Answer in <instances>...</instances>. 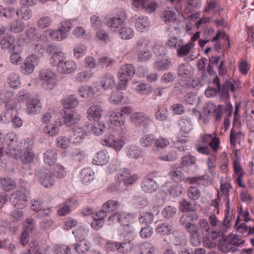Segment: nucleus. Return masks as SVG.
I'll use <instances>...</instances> for the list:
<instances>
[{"label": "nucleus", "instance_id": "nucleus-1", "mask_svg": "<svg viewBox=\"0 0 254 254\" xmlns=\"http://www.w3.org/2000/svg\"><path fill=\"white\" fill-rule=\"evenodd\" d=\"M214 87H208L205 91V95L207 97L220 96V99L227 101L229 98V90L234 93L236 90V87L239 85V81L234 83L229 80L225 81L222 85L219 78L216 76L212 82Z\"/></svg>", "mask_w": 254, "mask_h": 254}, {"label": "nucleus", "instance_id": "nucleus-2", "mask_svg": "<svg viewBox=\"0 0 254 254\" xmlns=\"http://www.w3.org/2000/svg\"><path fill=\"white\" fill-rule=\"evenodd\" d=\"M64 109L61 110L60 113L64 119V123L67 126H71L76 123V119H74V108L78 104L77 99L74 95H70L62 100Z\"/></svg>", "mask_w": 254, "mask_h": 254}, {"label": "nucleus", "instance_id": "nucleus-3", "mask_svg": "<svg viewBox=\"0 0 254 254\" xmlns=\"http://www.w3.org/2000/svg\"><path fill=\"white\" fill-rule=\"evenodd\" d=\"M33 144L32 141L24 142L23 149L21 152L15 148H11V146H9V154L14 158H19L23 164H30L34 161L35 158Z\"/></svg>", "mask_w": 254, "mask_h": 254}, {"label": "nucleus", "instance_id": "nucleus-4", "mask_svg": "<svg viewBox=\"0 0 254 254\" xmlns=\"http://www.w3.org/2000/svg\"><path fill=\"white\" fill-rule=\"evenodd\" d=\"M135 68L131 64L122 65L118 71V77L120 82L118 84V88L126 89V87L129 80L135 74Z\"/></svg>", "mask_w": 254, "mask_h": 254}, {"label": "nucleus", "instance_id": "nucleus-5", "mask_svg": "<svg viewBox=\"0 0 254 254\" xmlns=\"http://www.w3.org/2000/svg\"><path fill=\"white\" fill-rule=\"evenodd\" d=\"M78 129L79 128L76 127L72 128L69 138L65 136L58 137L56 139L57 146L59 147L65 149L68 147L69 143L78 144L79 143V132L78 130Z\"/></svg>", "mask_w": 254, "mask_h": 254}, {"label": "nucleus", "instance_id": "nucleus-6", "mask_svg": "<svg viewBox=\"0 0 254 254\" xmlns=\"http://www.w3.org/2000/svg\"><path fill=\"white\" fill-rule=\"evenodd\" d=\"M39 62V57L35 54H32L25 59L20 66V70L24 74L29 75L34 71L35 66L38 65Z\"/></svg>", "mask_w": 254, "mask_h": 254}, {"label": "nucleus", "instance_id": "nucleus-7", "mask_svg": "<svg viewBox=\"0 0 254 254\" xmlns=\"http://www.w3.org/2000/svg\"><path fill=\"white\" fill-rule=\"evenodd\" d=\"M109 121L112 124L120 127L122 134H126L128 131V127L125 122V118L122 113L111 112L109 115Z\"/></svg>", "mask_w": 254, "mask_h": 254}, {"label": "nucleus", "instance_id": "nucleus-8", "mask_svg": "<svg viewBox=\"0 0 254 254\" xmlns=\"http://www.w3.org/2000/svg\"><path fill=\"white\" fill-rule=\"evenodd\" d=\"M39 78L43 81V87L47 90H52L55 85V75L50 70L42 69L40 71Z\"/></svg>", "mask_w": 254, "mask_h": 254}, {"label": "nucleus", "instance_id": "nucleus-9", "mask_svg": "<svg viewBox=\"0 0 254 254\" xmlns=\"http://www.w3.org/2000/svg\"><path fill=\"white\" fill-rule=\"evenodd\" d=\"M137 179L138 176L136 175H131L128 169H124L120 170L117 175L116 181L119 184L123 183L127 186L135 183Z\"/></svg>", "mask_w": 254, "mask_h": 254}, {"label": "nucleus", "instance_id": "nucleus-10", "mask_svg": "<svg viewBox=\"0 0 254 254\" xmlns=\"http://www.w3.org/2000/svg\"><path fill=\"white\" fill-rule=\"evenodd\" d=\"M70 23L68 22H63L60 29L57 30H50V37L54 40L61 41L65 39L70 30Z\"/></svg>", "mask_w": 254, "mask_h": 254}, {"label": "nucleus", "instance_id": "nucleus-11", "mask_svg": "<svg viewBox=\"0 0 254 254\" xmlns=\"http://www.w3.org/2000/svg\"><path fill=\"white\" fill-rule=\"evenodd\" d=\"M109 247L112 249L116 250L118 252L123 254H127L130 252L134 247L132 241H125L122 242H109L108 243Z\"/></svg>", "mask_w": 254, "mask_h": 254}, {"label": "nucleus", "instance_id": "nucleus-12", "mask_svg": "<svg viewBox=\"0 0 254 254\" xmlns=\"http://www.w3.org/2000/svg\"><path fill=\"white\" fill-rule=\"evenodd\" d=\"M127 16L125 11H122L118 14V16H115L110 19L107 22V25L109 26L112 31H119L122 27L125 19Z\"/></svg>", "mask_w": 254, "mask_h": 254}, {"label": "nucleus", "instance_id": "nucleus-13", "mask_svg": "<svg viewBox=\"0 0 254 254\" xmlns=\"http://www.w3.org/2000/svg\"><path fill=\"white\" fill-rule=\"evenodd\" d=\"M11 200L14 207L22 209L27 204V194L22 191H16L11 194Z\"/></svg>", "mask_w": 254, "mask_h": 254}, {"label": "nucleus", "instance_id": "nucleus-14", "mask_svg": "<svg viewBox=\"0 0 254 254\" xmlns=\"http://www.w3.org/2000/svg\"><path fill=\"white\" fill-rule=\"evenodd\" d=\"M39 182L45 188H49L53 186L55 180L51 173L39 170L36 174Z\"/></svg>", "mask_w": 254, "mask_h": 254}, {"label": "nucleus", "instance_id": "nucleus-15", "mask_svg": "<svg viewBox=\"0 0 254 254\" xmlns=\"http://www.w3.org/2000/svg\"><path fill=\"white\" fill-rule=\"evenodd\" d=\"M102 144L104 145L113 147L116 150L119 151L124 146L125 142L122 139L116 140L113 135L110 134L102 140Z\"/></svg>", "mask_w": 254, "mask_h": 254}, {"label": "nucleus", "instance_id": "nucleus-16", "mask_svg": "<svg viewBox=\"0 0 254 254\" xmlns=\"http://www.w3.org/2000/svg\"><path fill=\"white\" fill-rule=\"evenodd\" d=\"M15 38L8 34H6L0 41L1 48L3 50H8L10 52L15 50Z\"/></svg>", "mask_w": 254, "mask_h": 254}, {"label": "nucleus", "instance_id": "nucleus-17", "mask_svg": "<svg viewBox=\"0 0 254 254\" xmlns=\"http://www.w3.org/2000/svg\"><path fill=\"white\" fill-rule=\"evenodd\" d=\"M131 122L137 126L146 128L150 122V120L144 116L142 113H135L130 117Z\"/></svg>", "mask_w": 254, "mask_h": 254}, {"label": "nucleus", "instance_id": "nucleus-18", "mask_svg": "<svg viewBox=\"0 0 254 254\" xmlns=\"http://www.w3.org/2000/svg\"><path fill=\"white\" fill-rule=\"evenodd\" d=\"M177 70L178 75L182 78H190L193 75L192 68L188 64H179Z\"/></svg>", "mask_w": 254, "mask_h": 254}, {"label": "nucleus", "instance_id": "nucleus-19", "mask_svg": "<svg viewBox=\"0 0 254 254\" xmlns=\"http://www.w3.org/2000/svg\"><path fill=\"white\" fill-rule=\"evenodd\" d=\"M103 112L102 107L98 104L91 105L87 110L88 117L95 121L99 120Z\"/></svg>", "mask_w": 254, "mask_h": 254}, {"label": "nucleus", "instance_id": "nucleus-20", "mask_svg": "<svg viewBox=\"0 0 254 254\" xmlns=\"http://www.w3.org/2000/svg\"><path fill=\"white\" fill-rule=\"evenodd\" d=\"M174 229L172 223L165 222L158 224L155 229V232L161 236H166L172 234Z\"/></svg>", "mask_w": 254, "mask_h": 254}, {"label": "nucleus", "instance_id": "nucleus-21", "mask_svg": "<svg viewBox=\"0 0 254 254\" xmlns=\"http://www.w3.org/2000/svg\"><path fill=\"white\" fill-rule=\"evenodd\" d=\"M28 114H34L40 112L42 109V103L37 98H31L27 102Z\"/></svg>", "mask_w": 254, "mask_h": 254}, {"label": "nucleus", "instance_id": "nucleus-22", "mask_svg": "<svg viewBox=\"0 0 254 254\" xmlns=\"http://www.w3.org/2000/svg\"><path fill=\"white\" fill-rule=\"evenodd\" d=\"M58 68V71L63 74H69L76 68V64L72 61H64Z\"/></svg>", "mask_w": 254, "mask_h": 254}, {"label": "nucleus", "instance_id": "nucleus-23", "mask_svg": "<svg viewBox=\"0 0 254 254\" xmlns=\"http://www.w3.org/2000/svg\"><path fill=\"white\" fill-rule=\"evenodd\" d=\"M100 83L105 90L112 89L115 85L114 77L109 73L105 74L102 76Z\"/></svg>", "mask_w": 254, "mask_h": 254}, {"label": "nucleus", "instance_id": "nucleus-24", "mask_svg": "<svg viewBox=\"0 0 254 254\" xmlns=\"http://www.w3.org/2000/svg\"><path fill=\"white\" fill-rule=\"evenodd\" d=\"M141 189L145 192L151 193L157 190L158 186L155 181L147 178L142 182Z\"/></svg>", "mask_w": 254, "mask_h": 254}, {"label": "nucleus", "instance_id": "nucleus-25", "mask_svg": "<svg viewBox=\"0 0 254 254\" xmlns=\"http://www.w3.org/2000/svg\"><path fill=\"white\" fill-rule=\"evenodd\" d=\"M136 254H153L154 249L152 244L145 242L135 247Z\"/></svg>", "mask_w": 254, "mask_h": 254}, {"label": "nucleus", "instance_id": "nucleus-26", "mask_svg": "<svg viewBox=\"0 0 254 254\" xmlns=\"http://www.w3.org/2000/svg\"><path fill=\"white\" fill-rule=\"evenodd\" d=\"M198 219V215L196 213L185 214L182 215L179 219V224L186 227L192 222Z\"/></svg>", "mask_w": 254, "mask_h": 254}, {"label": "nucleus", "instance_id": "nucleus-27", "mask_svg": "<svg viewBox=\"0 0 254 254\" xmlns=\"http://www.w3.org/2000/svg\"><path fill=\"white\" fill-rule=\"evenodd\" d=\"M109 159L107 151L103 150L98 153L97 156L93 159V162L97 165L103 166L108 163Z\"/></svg>", "mask_w": 254, "mask_h": 254}, {"label": "nucleus", "instance_id": "nucleus-28", "mask_svg": "<svg viewBox=\"0 0 254 254\" xmlns=\"http://www.w3.org/2000/svg\"><path fill=\"white\" fill-rule=\"evenodd\" d=\"M66 60L65 54L61 51H59L56 54H54L50 58V63L53 66H57L58 68L62 63Z\"/></svg>", "mask_w": 254, "mask_h": 254}, {"label": "nucleus", "instance_id": "nucleus-29", "mask_svg": "<svg viewBox=\"0 0 254 254\" xmlns=\"http://www.w3.org/2000/svg\"><path fill=\"white\" fill-rule=\"evenodd\" d=\"M57 157V153L52 150H48L44 154V162L49 166L53 165L56 163Z\"/></svg>", "mask_w": 254, "mask_h": 254}, {"label": "nucleus", "instance_id": "nucleus-30", "mask_svg": "<svg viewBox=\"0 0 254 254\" xmlns=\"http://www.w3.org/2000/svg\"><path fill=\"white\" fill-rule=\"evenodd\" d=\"M171 64V60L170 58L158 60L154 63V67L158 71L167 70L169 68Z\"/></svg>", "mask_w": 254, "mask_h": 254}, {"label": "nucleus", "instance_id": "nucleus-31", "mask_svg": "<svg viewBox=\"0 0 254 254\" xmlns=\"http://www.w3.org/2000/svg\"><path fill=\"white\" fill-rule=\"evenodd\" d=\"M94 174L92 169L90 168H87L82 170L80 172V179L82 183H88L93 181L94 179Z\"/></svg>", "mask_w": 254, "mask_h": 254}, {"label": "nucleus", "instance_id": "nucleus-32", "mask_svg": "<svg viewBox=\"0 0 254 254\" xmlns=\"http://www.w3.org/2000/svg\"><path fill=\"white\" fill-rule=\"evenodd\" d=\"M211 10H213L215 14H219L222 8L217 1L213 0L207 2L204 12L207 13Z\"/></svg>", "mask_w": 254, "mask_h": 254}, {"label": "nucleus", "instance_id": "nucleus-33", "mask_svg": "<svg viewBox=\"0 0 254 254\" xmlns=\"http://www.w3.org/2000/svg\"><path fill=\"white\" fill-rule=\"evenodd\" d=\"M10 30L13 33H19L23 31L25 28V24L23 22L16 19L13 20L9 25Z\"/></svg>", "mask_w": 254, "mask_h": 254}, {"label": "nucleus", "instance_id": "nucleus-34", "mask_svg": "<svg viewBox=\"0 0 254 254\" xmlns=\"http://www.w3.org/2000/svg\"><path fill=\"white\" fill-rule=\"evenodd\" d=\"M155 142V137L153 134H147L142 136L139 142L142 147H148L151 146Z\"/></svg>", "mask_w": 254, "mask_h": 254}, {"label": "nucleus", "instance_id": "nucleus-35", "mask_svg": "<svg viewBox=\"0 0 254 254\" xmlns=\"http://www.w3.org/2000/svg\"><path fill=\"white\" fill-rule=\"evenodd\" d=\"M12 97L13 95L9 92L5 93L4 95L0 94V104H4L7 109L14 110L15 106L10 102V98Z\"/></svg>", "mask_w": 254, "mask_h": 254}, {"label": "nucleus", "instance_id": "nucleus-36", "mask_svg": "<svg viewBox=\"0 0 254 254\" xmlns=\"http://www.w3.org/2000/svg\"><path fill=\"white\" fill-rule=\"evenodd\" d=\"M120 206L119 202L117 200H109L105 202L102 206V208L105 209L108 213H114Z\"/></svg>", "mask_w": 254, "mask_h": 254}, {"label": "nucleus", "instance_id": "nucleus-37", "mask_svg": "<svg viewBox=\"0 0 254 254\" xmlns=\"http://www.w3.org/2000/svg\"><path fill=\"white\" fill-rule=\"evenodd\" d=\"M245 242V240L241 239L238 235H234L232 238H230L229 242L227 244V248L229 249V251H232L234 252L235 248L233 247V246L239 247L240 245L243 244Z\"/></svg>", "mask_w": 254, "mask_h": 254}, {"label": "nucleus", "instance_id": "nucleus-38", "mask_svg": "<svg viewBox=\"0 0 254 254\" xmlns=\"http://www.w3.org/2000/svg\"><path fill=\"white\" fill-rule=\"evenodd\" d=\"M121 90L118 88L116 90L112 91L110 98V102L111 103L118 104L122 102L124 98V94Z\"/></svg>", "mask_w": 254, "mask_h": 254}, {"label": "nucleus", "instance_id": "nucleus-39", "mask_svg": "<svg viewBox=\"0 0 254 254\" xmlns=\"http://www.w3.org/2000/svg\"><path fill=\"white\" fill-rule=\"evenodd\" d=\"M172 234V241L175 245L180 246L186 242L185 235L183 232L173 231Z\"/></svg>", "mask_w": 254, "mask_h": 254}, {"label": "nucleus", "instance_id": "nucleus-40", "mask_svg": "<svg viewBox=\"0 0 254 254\" xmlns=\"http://www.w3.org/2000/svg\"><path fill=\"white\" fill-rule=\"evenodd\" d=\"M229 203V200L228 199L227 204V208L226 209V211H227V213L225 214V217L224 218V220L222 223H220V224H218V226L219 227L220 230L222 232H225L226 229L230 226V222L232 220V216H229V206L228 205Z\"/></svg>", "mask_w": 254, "mask_h": 254}, {"label": "nucleus", "instance_id": "nucleus-41", "mask_svg": "<svg viewBox=\"0 0 254 254\" xmlns=\"http://www.w3.org/2000/svg\"><path fill=\"white\" fill-rule=\"evenodd\" d=\"M149 24V19L145 16H139L135 21V26L139 31H141Z\"/></svg>", "mask_w": 254, "mask_h": 254}, {"label": "nucleus", "instance_id": "nucleus-42", "mask_svg": "<svg viewBox=\"0 0 254 254\" xmlns=\"http://www.w3.org/2000/svg\"><path fill=\"white\" fill-rule=\"evenodd\" d=\"M82 232L84 238L82 240L80 239V250L82 253H85V252L89 250L90 247V243L87 241V240H85L88 235V230L83 228L82 230ZM80 239H81V237Z\"/></svg>", "mask_w": 254, "mask_h": 254}, {"label": "nucleus", "instance_id": "nucleus-43", "mask_svg": "<svg viewBox=\"0 0 254 254\" xmlns=\"http://www.w3.org/2000/svg\"><path fill=\"white\" fill-rule=\"evenodd\" d=\"M119 34L122 39L127 40L133 37L134 32L131 28L122 27L119 31Z\"/></svg>", "mask_w": 254, "mask_h": 254}, {"label": "nucleus", "instance_id": "nucleus-44", "mask_svg": "<svg viewBox=\"0 0 254 254\" xmlns=\"http://www.w3.org/2000/svg\"><path fill=\"white\" fill-rule=\"evenodd\" d=\"M1 184L2 189L6 191L12 190L16 187L15 182L10 178H3L1 181Z\"/></svg>", "mask_w": 254, "mask_h": 254}, {"label": "nucleus", "instance_id": "nucleus-45", "mask_svg": "<svg viewBox=\"0 0 254 254\" xmlns=\"http://www.w3.org/2000/svg\"><path fill=\"white\" fill-rule=\"evenodd\" d=\"M169 175L172 180L175 182H180L183 180L185 176L180 170H172L169 173Z\"/></svg>", "mask_w": 254, "mask_h": 254}, {"label": "nucleus", "instance_id": "nucleus-46", "mask_svg": "<svg viewBox=\"0 0 254 254\" xmlns=\"http://www.w3.org/2000/svg\"><path fill=\"white\" fill-rule=\"evenodd\" d=\"M193 45L189 42L185 45L182 46L181 44L177 51V56L179 57H182L187 56L193 47Z\"/></svg>", "mask_w": 254, "mask_h": 254}, {"label": "nucleus", "instance_id": "nucleus-47", "mask_svg": "<svg viewBox=\"0 0 254 254\" xmlns=\"http://www.w3.org/2000/svg\"><path fill=\"white\" fill-rule=\"evenodd\" d=\"M177 209L173 206H167L164 208L161 214L163 217L170 218L175 216L176 213Z\"/></svg>", "mask_w": 254, "mask_h": 254}, {"label": "nucleus", "instance_id": "nucleus-48", "mask_svg": "<svg viewBox=\"0 0 254 254\" xmlns=\"http://www.w3.org/2000/svg\"><path fill=\"white\" fill-rule=\"evenodd\" d=\"M7 83L11 87L15 88L20 84V78L19 76L16 73H13L10 74L7 78Z\"/></svg>", "mask_w": 254, "mask_h": 254}, {"label": "nucleus", "instance_id": "nucleus-49", "mask_svg": "<svg viewBox=\"0 0 254 254\" xmlns=\"http://www.w3.org/2000/svg\"><path fill=\"white\" fill-rule=\"evenodd\" d=\"M91 132L95 135H99L102 134L106 130L105 125L103 123H95L90 127Z\"/></svg>", "mask_w": 254, "mask_h": 254}, {"label": "nucleus", "instance_id": "nucleus-50", "mask_svg": "<svg viewBox=\"0 0 254 254\" xmlns=\"http://www.w3.org/2000/svg\"><path fill=\"white\" fill-rule=\"evenodd\" d=\"M17 16L24 20H29L32 16V11L27 7H22L16 11Z\"/></svg>", "mask_w": 254, "mask_h": 254}, {"label": "nucleus", "instance_id": "nucleus-51", "mask_svg": "<svg viewBox=\"0 0 254 254\" xmlns=\"http://www.w3.org/2000/svg\"><path fill=\"white\" fill-rule=\"evenodd\" d=\"M180 209L183 212L193 211L195 209V204L184 199L180 203Z\"/></svg>", "mask_w": 254, "mask_h": 254}, {"label": "nucleus", "instance_id": "nucleus-52", "mask_svg": "<svg viewBox=\"0 0 254 254\" xmlns=\"http://www.w3.org/2000/svg\"><path fill=\"white\" fill-rule=\"evenodd\" d=\"M153 50L157 56H165L167 52L166 47L160 43H157L154 45Z\"/></svg>", "mask_w": 254, "mask_h": 254}, {"label": "nucleus", "instance_id": "nucleus-53", "mask_svg": "<svg viewBox=\"0 0 254 254\" xmlns=\"http://www.w3.org/2000/svg\"><path fill=\"white\" fill-rule=\"evenodd\" d=\"M26 39L30 42L35 41L38 38L37 29L35 27L28 28L25 32Z\"/></svg>", "mask_w": 254, "mask_h": 254}, {"label": "nucleus", "instance_id": "nucleus-54", "mask_svg": "<svg viewBox=\"0 0 254 254\" xmlns=\"http://www.w3.org/2000/svg\"><path fill=\"white\" fill-rule=\"evenodd\" d=\"M201 194V192L198 188L195 187H190L188 190V195L190 199L196 200H197Z\"/></svg>", "mask_w": 254, "mask_h": 254}, {"label": "nucleus", "instance_id": "nucleus-55", "mask_svg": "<svg viewBox=\"0 0 254 254\" xmlns=\"http://www.w3.org/2000/svg\"><path fill=\"white\" fill-rule=\"evenodd\" d=\"M178 154L176 151L169 152L167 154L162 155L159 157V159L163 161L173 162L178 158Z\"/></svg>", "mask_w": 254, "mask_h": 254}, {"label": "nucleus", "instance_id": "nucleus-56", "mask_svg": "<svg viewBox=\"0 0 254 254\" xmlns=\"http://www.w3.org/2000/svg\"><path fill=\"white\" fill-rule=\"evenodd\" d=\"M154 215L151 213L144 212L141 213L139 216L140 222L145 224H149L153 221Z\"/></svg>", "mask_w": 254, "mask_h": 254}, {"label": "nucleus", "instance_id": "nucleus-57", "mask_svg": "<svg viewBox=\"0 0 254 254\" xmlns=\"http://www.w3.org/2000/svg\"><path fill=\"white\" fill-rule=\"evenodd\" d=\"M149 41L145 38H142L138 41L134 49L137 52H139L149 48Z\"/></svg>", "mask_w": 254, "mask_h": 254}, {"label": "nucleus", "instance_id": "nucleus-58", "mask_svg": "<svg viewBox=\"0 0 254 254\" xmlns=\"http://www.w3.org/2000/svg\"><path fill=\"white\" fill-rule=\"evenodd\" d=\"M183 190L182 186L180 184H173L169 188V193L173 196H178L180 195Z\"/></svg>", "mask_w": 254, "mask_h": 254}, {"label": "nucleus", "instance_id": "nucleus-59", "mask_svg": "<svg viewBox=\"0 0 254 254\" xmlns=\"http://www.w3.org/2000/svg\"><path fill=\"white\" fill-rule=\"evenodd\" d=\"M71 200L65 202L58 210V213L60 216H65L70 212Z\"/></svg>", "mask_w": 254, "mask_h": 254}, {"label": "nucleus", "instance_id": "nucleus-60", "mask_svg": "<svg viewBox=\"0 0 254 254\" xmlns=\"http://www.w3.org/2000/svg\"><path fill=\"white\" fill-rule=\"evenodd\" d=\"M217 110L216 106L212 103H206L203 108V113L205 116H209Z\"/></svg>", "mask_w": 254, "mask_h": 254}, {"label": "nucleus", "instance_id": "nucleus-61", "mask_svg": "<svg viewBox=\"0 0 254 254\" xmlns=\"http://www.w3.org/2000/svg\"><path fill=\"white\" fill-rule=\"evenodd\" d=\"M162 18L166 23L173 22L176 19L174 12L170 10H166L162 13Z\"/></svg>", "mask_w": 254, "mask_h": 254}, {"label": "nucleus", "instance_id": "nucleus-62", "mask_svg": "<svg viewBox=\"0 0 254 254\" xmlns=\"http://www.w3.org/2000/svg\"><path fill=\"white\" fill-rule=\"evenodd\" d=\"M52 20L48 16H43L38 19L37 25L41 28H46L49 27L51 24Z\"/></svg>", "mask_w": 254, "mask_h": 254}, {"label": "nucleus", "instance_id": "nucleus-63", "mask_svg": "<svg viewBox=\"0 0 254 254\" xmlns=\"http://www.w3.org/2000/svg\"><path fill=\"white\" fill-rule=\"evenodd\" d=\"M167 113L168 111L165 108L158 106V110L155 113V117L158 120L164 121L167 119Z\"/></svg>", "mask_w": 254, "mask_h": 254}, {"label": "nucleus", "instance_id": "nucleus-64", "mask_svg": "<svg viewBox=\"0 0 254 254\" xmlns=\"http://www.w3.org/2000/svg\"><path fill=\"white\" fill-rule=\"evenodd\" d=\"M44 131L51 136H54L59 133V128L53 125L46 126L43 128Z\"/></svg>", "mask_w": 254, "mask_h": 254}]
</instances>
